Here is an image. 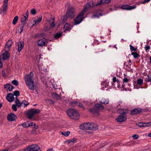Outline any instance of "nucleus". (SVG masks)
I'll use <instances>...</instances> for the list:
<instances>
[{
    "instance_id": "obj_16",
    "label": "nucleus",
    "mask_w": 151,
    "mask_h": 151,
    "mask_svg": "<svg viewBox=\"0 0 151 151\" xmlns=\"http://www.w3.org/2000/svg\"><path fill=\"white\" fill-rule=\"evenodd\" d=\"M17 118V116L12 113L9 114L7 116V119L9 121H14Z\"/></svg>"
},
{
    "instance_id": "obj_29",
    "label": "nucleus",
    "mask_w": 151,
    "mask_h": 151,
    "mask_svg": "<svg viewBox=\"0 0 151 151\" xmlns=\"http://www.w3.org/2000/svg\"><path fill=\"white\" fill-rule=\"evenodd\" d=\"M15 103L16 104V105H17L18 107L21 106V103H20L19 99L17 98H16L15 101Z\"/></svg>"
},
{
    "instance_id": "obj_52",
    "label": "nucleus",
    "mask_w": 151,
    "mask_h": 151,
    "mask_svg": "<svg viewBox=\"0 0 151 151\" xmlns=\"http://www.w3.org/2000/svg\"><path fill=\"white\" fill-rule=\"evenodd\" d=\"M150 0H145L144 1H142V3L144 4L145 3L149 2Z\"/></svg>"
},
{
    "instance_id": "obj_44",
    "label": "nucleus",
    "mask_w": 151,
    "mask_h": 151,
    "mask_svg": "<svg viewBox=\"0 0 151 151\" xmlns=\"http://www.w3.org/2000/svg\"><path fill=\"white\" fill-rule=\"evenodd\" d=\"M150 46L148 45H145V48L146 51L147 52L149 51V50L150 49Z\"/></svg>"
},
{
    "instance_id": "obj_15",
    "label": "nucleus",
    "mask_w": 151,
    "mask_h": 151,
    "mask_svg": "<svg viewBox=\"0 0 151 151\" xmlns=\"http://www.w3.org/2000/svg\"><path fill=\"white\" fill-rule=\"evenodd\" d=\"M24 46V42L23 41L19 42L17 43V46H16L19 52H20L23 48Z\"/></svg>"
},
{
    "instance_id": "obj_55",
    "label": "nucleus",
    "mask_w": 151,
    "mask_h": 151,
    "mask_svg": "<svg viewBox=\"0 0 151 151\" xmlns=\"http://www.w3.org/2000/svg\"><path fill=\"white\" fill-rule=\"evenodd\" d=\"M134 88L137 89L139 88H140V87L139 86H138L137 85H134Z\"/></svg>"
},
{
    "instance_id": "obj_8",
    "label": "nucleus",
    "mask_w": 151,
    "mask_h": 151,
    "mask_svg": "<svg viewBox=\"0 0 151 151\" xmlns=\"http://www.w3.org/2000/svg\"><path fill=\"white\" fill-rule=\"evenodd\" d=\"M54 18H52L50 19L47 20V24H49L50 25L49 27H45L44 28V30H48L54 27L55 26V24L54 23Z\"/></svg>"
},
{
    "instance_id": "obj_42",
    "label": "nucleus",
    "mask_w": 151,
    "mask_h": 151,
    "mask_svg": "<svg viewBox=\"0 0 151 151\" xmlns=\"http://www.w3.org/2000/svg\"><path fill=\"white\" fill-rule=\"evenodd\" d=\"M130 47V49L131 50H132V51H136L137 50V48H135L134 47L132 46L131 45H129Z\"/></svg>"
},
{
    "instance_id": "obj_38",
    "label": "nucleus",
    "mask_w": 151,
    "mask_h": 151,
    "mask_svg": "<svg viewBox=\"0 0 151 151\" xmlns=\"http://www.w3.org/2000/svg\"><path fill=\"white\" fill-rule=\"evenodd\" d=\"M30 126H32L34 128H35V129H37L38 128V126H36V124L35 123L32 122L30 121Z\"/></svg>"
},
{
    "instance_id": "obj_33",
    "label": "nucleus",
    "mask_w": 151,
    "mask_h": 151,
    "mask_svg": "<svg viewBox=\"0 0 151 151\" xmlns=\"http://www.w3.org/2000/svg\"><path fill=\"white\" fill-rule=\"evenodd\" d=\"M70 28V25L69 24L66 23L64 27V29L65 31H67L69 30Z\"/></svg>"
},
{
    "instance_id": "obj_51",
    "label": "nucleus",
    "mask_w": 151,
    "mask_h": 151,
    "mask_svg": "<svg viewBox=\"0 0 151 151\" xmlns=\"http://www.w3.org/2000/svg\"><path fill=\"white\" fill-rule=\"evenodd\" d=\"M31 12L32 14H36V11L35 9H32L31 10Z\"/></svg>"
},
{
    "instance_id": "obj_36",
    "label": "nucleus",
    "mask_w": 151,
    "mask_h": 151,
    "mask_svg": "<svg viewBox=\"0 0 151 151\" xmlns=\"http://www.w3.org/2000/svg\"><path fill=\"white\" fill-rule=\"evenodd\" d=\"M18 19V16H16L15 17L13 20L12 24L14 25H15L17 23Z\"/></svg>"
},
{
    "instance_id": "obj_45",
    "label": "nucleus",
    "mask_w": 151,
    "mask_h": 151,
    "mask_svg": "<svg viewBox=\"0 0 151 151\" xmlns=\"http://www.w3.org/2000/svg\"><path fill=\"white\" fill-rule=\"evenodd\" d=\"M12 109L14 111H17V105L15 104L13 105L12 106Z\"/></svg>"
},
{
    "instance_id": "obj_34",
    "label": "nucleus",
    "mask_w": 151,
    "mask_h": 151,
    "mask_svg": "<svg viewBox=\"0 0 151 151\" xmlns=\"http://www.w3.org/2000/svg\"><path fill=\"white\" fill-rule=\"evenodd\" d=\"M143 79L140 78H139L137 80V84L139 86H141L143 83Z\"/></svg>"
},
{
    "instance_id": "obj_43",
    "label": "nucleus",
    "mask_w": 151,
    "mask_h": 151,
    "mask_svg": "<svg viewBox=\"0 0 151 151\" xmlns=\"http://www.w3.org/2000/svg\"><path fill=\"white\" fill-rule=\"evenodd\" d=\"M12 83L13 84L16 86H17L19 84L18 81L16 80H13Z\"/></svg>"
},
{
    "instance_id": "obj_20",
    "label": "nucleus",
    "mask_w": 151,
    "mask_h": 151,
    "mask_svg": "<svg viewBox=\"0 0 151 151\" xmlns=\"http://www.w3.org/2000/svg\"><path fill=\"white\" fill-rule=\"evenodd\" d=\"M150 122L144 123L142 122H139L138 123V125L140 127H148L150 125Z\"/></svg>"
},
{
    "instance_id": "obj_28",
    "label": "nucleus",
    "mask_w": 151,
    "mask_h": 151,
    "mask_svg": "<svg viewBox=\"0 0 151 151\" xmlns=\"http://www.w3.org/2000/svg\"><path fill=\"white\" fill-rule=\"evenodd\" d=\"M24 25L21 24L19 26L18 28L17 31L18 32L21 33L23 31Z\"/></svg>"
},
{
    "instance_id": "obj_23",
    "label": "nucleus",
    "mask_w": 151,
    "mask_h": 151,
    "mask_svg": "<svg viewBox=\"0 0 151 151\" xmlns=\"http://www.w3.org/2000/svg\"><path fill=\"white\" fill-rule=\"evenodd\" d=\"M4 88H6L7 90L8 89L9 91H12L14 88V86H13L11 85L9 83H7L5 85Z\"/></svg>"
},
{
    "instance_id": "obj_48",
    "label": "nucleus",
    "mask_w": 151,
    "mask_h": 151,
    "mask_svg": "<svg viewBox=\"0 0 151 151\" xmlns=\"http://www.w3.org/2000/svg\"><path fill=\"white\" fill-rule=\"evenodd\" d=\"M129 79H128L127 78H124L123 79V82L127 83L129 81Z\"/></svg>"
},
{
    "instance_id": "obj_7",
    "label": "nucleus",
    "mask_w": 151,
    "mask_h": 151,
    "mask_svg": "<svg viewBox=\"0 0 151 151\" xmlns=\"http://www.w3.org/2000/svg\"><path fill=\"white\" fill-rule=\"evenodd\" d=\"M40 149V147L37 145H33L26 148L24 151H37Z\"/></svg>"
},
{
    "instance_id": "obj_4",
    "label": "nucleus",
    "mask_w": 151,
    "mask_h": 151,
    "mask_svg": "<svg viewBox=\"0 0 151 151\" xmlns=\"http://www.w3.org/2000/svg\"><path fill=\"white\" fill-rule=\"evenodd\" d=\"M128 113V111L126 110V111L122 113L116 118V120L119 122H122L125 121L127 119V114Z\"/></svg>"
},
{
    "instance_id": "obj_14",
    "label": "nucleus",
    "mask_w": 151,
    "mask_h": 151,
    "mask_svg": "<svg viewBox=\"0 0 151 151\" xmlns=\"http://www.w3.org/2000/svg\"><path fill=\"white\" fill-rule=\"evenodd\" d=\"M75 14V10L73 8H69L68 9L67 16L70 17H73Z\"/></svg>"
},
{
    "instance_id": "obj_58",
    "label": "nucleus",
    "mask_w": 151,
    "mask_h": 151,
    "mask_svg": "<svg viewBox=\"0 0 151 151\" xmlns=\"http://www.w3.org/2000/svg\"><path fill=\"white\" fill-rule=\"evenodd\" d=\"M2 63L0 59V68H2Z\"/></svg>"
},
{
    "instance_id": "obj_49",
    "label": "nucleus",
    "mask_w": 151,
    "mask_h": 151,
    "mask_svg": "<svg viewBox=\"0 0 151 151\" xmlns=\"http://www.w3.org/2000/svg\"><path fill=\"white\" fill-rule=\"evenodd\" d=\"M138 135L137 134H134L132 137L134 139H137L138 138Z\"/></svg>"
},
{
    "instance_id": "obj_9",
    "label": "nucleus",
    "mask_w": 151,
    "mask_h": 151,
    "mask_svg": "<svg viewBox=\"0 0 151 151\" xmlns=\"http://www.w3.org/2000/svg\"><path fill=\"white\" fill-rule=\"evenodd\" d=\"M37 42L39 46L42 47L47 45V41L45 38H43L37 41Z\"/></svg>"
},
{
    "instance_id": "obj_53",
    "label": "nucleus",
    "mask_w": 151,
    "mask_h": 151,
    "mask_svg": "<svg viewBox=\"0 0 151 151\" xmlns=\"http://www.w3.org/2000/svg\"><path fill=\"white\" fill-rule=\"evenodd\" d=\"M11 150L9 148H7L3 150H1L0 151H11Z\"/></svg>"
},
{
    "instance_id": "obj_61",
    "label": "nucleus",
    "mask_w": 151,
    "mask_h": 151,
    "mask_svg": "<svg viewBox=\"0 0 151 151\" xmlns=\"http://www.w3.org/2000/svg\"><path fill=\"white\" fill-rule=\"evenodd\" d=\"M150 62L151 63V56L149 58Z\"/></svg>"
},
{
    "instance_id": "obj_50",
    "label": "nucleus",
    "mask_w": 151,
    "mask_h": 151,
    "mask_svg": "<svg viewBox=\"0 0 151 151\" xmlns=\"http://www.w3.org/2000/svg\"><path fill=\"white\" fill-rule=\"evenodd\" d=\"M76 139L75 138H73L72 139H71L69 141V142H76Z\"/></svg>"
},
{
    "instance_id": "obj_30",
    "label": "nucleus",
    "mask_w": 151,
    "mask_h": 151,
    "mask_svg": "<svg viewBox=\"0 0 151 151\" xmlns=\"http://www.w3.org/2000/svg\"><path fill=\"white\" fill-rule=\"evenodd\" d=\"M30 121H27L23 123L22 126L24 127H26L30 126Z\"/></svg>"
},
{
    "instance_id": "obj_17",
    "label": "nucleus",
    "mask_w": 151,
    "mask_h": 151,
    "mask_svg": "<svg viewBox=\"0 0 151 151\" xmlns=\"http://www.w3.org/2000/svg\"><path fill=\"white\" fill-rule=\"evenodd\" d=\"M142 110L140 108H137L132 110L131 113L132 115H135L141 113Z\"/></svg>"
},
{
    "instance_id": "obj_10",
    "label": "nucleus",
    "mask_w": 151,
    "mask_h": 151,
    "mask_svg": "<svg viewBox=\"0 0 151 151\" xmlns=\"http://www.w3.org/2000/svg\"><path fill=\"white\" fill-rule=\"evenodd\" d=\"M12 40H9L6 43L5 47L4 49L2 51V52H3L4 51H9L10 50L12 45Z\"/></svg>"
},
{
    "instance_id": "obj_40",
    "label": "nucleus",
    "mask_w": 151,
    "mask_h": 151,
    "mask_svg": "<svg viewBox=\"0 0 151 151\" xmlns=\"http://www.w3.org/2000/svg\"><path fill=\"white\" fill-rule=\"evenodd\" d=\"M151 81V78L149 75H148L147 78L145 79V81L147 82H149Z\"/></svg>"
},
{
    "instance_id": "obj_41",
    "label": "nucleus",
    "mask_w": 151,
    "mask_h": 151,
    "mask_svg": "<svg viewBox=\"0 0 151 151\" xmlns=\"http://www.w3.org/2000/svg\"><path fill=\"white\" fill-rule=\"evenodd\" d=\"M107 81H104L103 83H102L101 85L104 86L105 87H107L109 86L108 82L107 83Z\"/></svg>"
},
{
    "instance_id": "obj_62",
    "label": "nucleus",
    "mask_w": 151,
    "mask_h": 151,
    "mask_svg": "<svg viewBox=\"0 0 151 151\" xmlns=\"http://www.w3.org/2000/svg\"><path fill=\"white\" fill-rule=\"evenodd\" d=\"M148 136L151 137V133H149L148 135Z\"/></svg>"
},
{
    "instance_id": "obj_39",
    "label": "nucleus",
    "mask_w": 151,
    "mask_h": 151,
    "mask_svg": "<svg viewBox=\"0 0 151 151\" xmlns=\"http://www.w3.org/2000/svg\"><path fill=\"white\" fill-rule=\"evenodd\" d=\"M29 103H28L26 101H23L21 103V106H22L23 104H24V106H27L29 104Z\"/></svg>"
},
{
    "instance_id": "obj_35",
    "label": "nucleus",
    "mask_w": 151,
    "mask_h": 151,
    "mask_svg": "<svg viewBox=\"0 0 151 151\" xmlns=\"http://www.w3.org/2000/svg\"><path fill=\"white\" fill-rule=\"evenodd\" d=\"M62 34V33L60 32L57 33L54 35V37L56 39L58 38L61 36Z\"/></svg>"
},
{
    "instance_id": "obj_11",
    "label": "nucleus",
    "mask_w": 151,
    "mask_h": 151,
    "mask_svg": "<svg viewBox=\"0 0 151 151\" xmlns=\"http://www.w3.org/2000/svg\"><path fill=\"white\" fill-rule=\"evenodd\" d=\"M88 130L95 131L98 129L97 124L93 122H88Z\"/></svg>"
},
{
    "instance_id": "obj_56",
    "label": "nucleus",
    "mask_w": 151,
    "mask_h": 151,
    "mask_svg": "<svg viewBox=\"0 0 151 151\" xmlns=\"http://www.w3.org/2000/svg\"><path fill=\"white\" fill-rule=\"evenodd\" d=\"M117 81L116 78L115 77L113 78V81L114 82H115Z\"/></svg>"
},
{
    "instance_id": "obj_2",
    "label": "nucleus",
    "mask_w": 151,
    "mask_h": 151,
    "mask_svg": "<svg viewBox=\"0 0 151 151\" xmlns=\"http://www.w3.org/2000/svg\"><path fill=\"white\" fill-rule=\"evenodd\" d=\"M111 1V0H101L96 4H93V2H89L86 5L82 11H84V12L86 13L88 9L91 8L93 6H97L99 5H101L104 4H107Z\"/></svg>"
},
{
    "instance_id": "obj_31",
    "label": "nucleus",
    "mask_w": 151,
    "mask_h": 151,
    "mask_svg": "<svg viewBox=\"0 0 151 151\" xmlns=\"http://www.w3.org/2000/svg\"><path fill=\"white\" fill-rule=\"evenodd\" d=\"M52 96L54 98L57 99H60V97L55 93H53L52 94Z\"/></svg>"
},
{
    "instance_id": "obj_63",
    "label": "nucleus",
    "mask_w": 151,
    "mask_h": 151,
    "mask_svg": "<svg viewBox=\"0 0 151 151\" xmlns=\"http://www.w3.org/2000/svg\"><path fill=\"white\" fill-rule=\"evenodd\" d=\"M35 132L36 131L35 130H34L32 131V133H35Z\"/></svg>"
},
{
    "instance_id": "obj_32",
    "label": "nucleus",
    "mask_w": 151,
    "mask_h": 151,
    "mask_svg": "<svg viewBox=\"0 0 151 151\" xmlns=\"http://www.w3.org/2000/svg\"><path fill=\"white\" fill-rule=\"evenodd\" d=\"M131 55H132L135 58L139 57V55L136 52H133L131 53Z\"/></svg>"
},
{
    "instance_id": "obj_59",
    "label": "nucleus",
    "mask_w": 151,
    "mask_h": 151,
    "mask_svg": "<svg viewBox=\"0 0 151 151\" xmlns=\"http://www.w3.org/2000/svg\"><path fill=\"white\" fill-rule=\"evenodd\" d=\"M79 106L81 107H83V105L82 104L80 103L78 105Z\"/></svg>"
},
{
    "instance_id": "obj_3",
    "label": "nucleus",
    "mask_w": 151,
    "mask_h": 151,
    "mask_svg": "<svg viewBox=\"0 0 151 151\" xmlns=\"http://www.w3.org/2000/svg\"><path fill=\"white\" fill-rule=\"evenodd\" d=\"M67 113L68 116L73 119L77 120L80 117L79 113L75 109H69L67 111Z\"/></svg>"
},
{
    "instance_id": "obj_60",
    "label": "nucleus",
    "mask_w": 151,
    "mask_h": 151,
    "mask_svg": "<svg viewBox=\"0 0 151 151\" xmlns=\"http://www.w3.org/2000/svg\"><path fill=\"white\" fill-rule=\"evenodd\" d=\"M28 14H29L28 11H27V12H26V15H24V16H27V17H28ZM23 16H24V15H23Z\"/></svg>"
},
{
    "instance_id": "obj_1",
    "label": "nucleus",
    "mask_w": 151,
    "mask_h": 151,
    "mask_svg": "<svg viewBox=\"0 0 151 151\" xmlns=\"http://www.w3.org/2000/svg\"><path fill=\"white\" fill-rule=\"evenodd\" d=\"M33 75V73L31 72L29 74L25 75L24 77L26 85L30 89L32 90H34Z\"/></svg>"
},
{
    "instance_id": "obj_13",
    "label": "nucleus",
    "mask_w": 151,
    "mask_h": 151,
    "mask_svg": "<svg viewBox=\"0 0 151 151\" xmlns=\"http://www.w3.org/2000/svg\"><path fill=\"white\" fill-rule=\"evenodd\" d=\"M8 1V0H4L2 10V13L4 14H6L7 12Z\"/></svg>"
},
{
    "instance_id": "obj_26",
    "label": "nucleus",
    "mask_w": 151,
    "mask_h": 151,
    "mask_svg": "<svg viewBox=\"0 0 151 151\" xmlns=\"http://www.w3.org/2000/svg\"><path fill=\"white\" fill-rule=\"evenodd\" d=\"M99 102L101 103L106 104H108L109 101L107 99H102L100 98L99 99Z\"/></svg>"
},
{
    "instance_id": "obj_64",
    "label": "nucleus",
    "mask_w": 151,
    "mask_h": 151,
    "mask_svg": "<svg viewBox=\"0 0 151 151\" xmlns=\"http://www.w3.org/2000/svg\"><path fill=\"white\" fill-rule=\"evenodd\" d=\"M2 105L1 103H0V109L2 107Z\"/></svg>"
},
{
    "instance_id": "obj_22",
    "label": "nucleus",
    "mask_w": 151,
    "mask_h": 151,
    "mask_svg": "<svg viewBox=\"0 0 151 151\" xmlns=\"http://www.w3.org/2000/svg\"><path fill=\"white\" fill-rule=\"evenodd\" d=\"M4 52L2 56L3 60H7L9 57L10 54L8 51H4Z\"/></svg>"
},
{
    "instance_id": "obj_6",
    "label": "nucleus",
    "mask_w": 151,
    "mask_h": 151,
    "mask_svg": "<svg viewBox=\"0 0 151 151\" xmlns=\"http://www.w3.org/2000/svg\"><path fill=\"white\" fill-rule=\"evenodd\" d=\"M84 11H82L75 19L74 24H78L82 21L83 19V15L85 14Z\"/></svg>"
},
{
    "instance_id": "obj_24",
    "label": "nucleus",
    "mask_w": 151,
    "mask_h": 151,
    "mask_svg": "<svg viewBox=\"0 0 151 151\" xmlns=\"http://www.w3.org/2000/svg\"><path fill=\"white\" fill-rule=\"evenodd\" d=\"M27 16H24L23 17H22L21 19V21L22 23V24L25 25L27 20Z\"/></svg>"
},
{
    "instance_id": "obj_12",
    "label": "nucleus",
    "mask_w": 151,
    "mask_h": 151,
    "mask_svg": "<svg viewBox=\"0 0 151 151\" xmlns=\"http://www.w3.org/2000/svg\"><path fill=\"white\" fill-rule=\"evenodd\" d=\"M136 7V5L130 6L128 5H125L122 6L120 8L123 9L131 10L135 9Z\"/></svg>"
},
{
    "instance_id": "obj_21",
    "label": "nucleus",
    "mask_w": 151,
    "mask_h": 151,
    "mask_svg": "<svg viewBox=\"0 0 151 151\" xmlns=\"http://www.w3.org/2000/svg\"><path fill=\"white\" fill-rule=\"evenodd\" d=\"M95 107L97 110V111L99 113L100 111H102L104 109L103 106L101 104H97L95 105Z\"/></svg>"
},
{
    "instance_id": "obj_19",
    "label": "nucleus",
    "mask_w": 151,
    "mask_h": 151,
    "mask_svg": "<svg viewBox=\"0 0 151 151\" xmlns=\"http://www.w3.org/2000/svg\"><path fill=\"white\" fill-rule=\"evenodd\" d=\"M79 127L81 129L88 130V122L84 123L81 124L80 126Z\"/></svg>"
},
{
    "instance_id": "obj_18",
    "label": "nucleus",
    "mask_w": 151,
    "mask_h": 151,
    "mask_svg": "<svg viewBox=\"0 0 151 151\" xmlns=\"http://www.w3.org/2000/svg\"><path fill=\"white\" fill-rule=\"evenodd\" d=\"M6 99L10 102H12L14 101V94L12 93H9L7 96Z\"/></svg>"
},
{
    "instance_id": "obj_46",
    "label": "nucleus",
    "mask_w": 151,
    "mask_h": 151,
    "mask_svg": "<svg viewBox=\"0 0 151 151\" xmlns=\"http://www.w3.org/2000/svg\"><path fill=\"white\" fill-rule=\"evenodd\" d=\"M14 95L16 96H18L19 95V91H17L14 92Z\"/></svg>"
},
{
    "instance_id": "obj_37",
    "label": "nucleus",
    "mask_w": 151,
    "mask_h": 151,
    "mask_svg": "<svg viewBox=\"0 0 151 151\" xmlns=\"http://www.w3.org/2000/svg\"><path fill=\"white\" fill-rule=\"evenodd\" d=\"M61 134L62 135L66 137L70 134V132L69 131L62 132H61Z\"/></svg>"
},
{
    "instance_id": "obj_25",
    "label": "nucleus",
    "mask_w": 151,
    "mask_h": 151,
    "mask_svg": "<svg viewBox=\"0 0 151 151\" xmlns=\"http://www.w3.org/2000/svg\"><path fill=\"white\" fill-rule=\"evenodd\" d=\"M97 110L96 109L95 107V106L94 108H93L89 109H88L89 111L91 112L93 114H96L98 115L99 114V113H98Z\"/></svg>"
},
{
    "instance_id": "obj_27",
    "label": "nucleus",
    "mask_w": 151,
    "mask_h": 151,
    "mask_svg": "<svg viewBox=\"0 0 151 151\" xmlns=\"http://www.w3.org/2000/svg\"><path fill=\"white\" fill-rule=\"evenodd\" d=\"M102 11L101 10H99L98 11V12H99V13L98 14H94L93 15V17L94 18L95 17H99L102 16L104 15L105 14H103L102 13L100 12V11Z\"/></svg>"
},
{
    "instance_id": "obj_5",
    "label": "nucleus",
    "mask_w": 151,
    "mask_h": 151,
    "mask_svg": "<svg viewBox=\"0 0 151 151\" xmlns=\"http://www.w3.org/2000/svg\"><path fill=\"white\" fill-rule=\"evenodd\" d=\"M40 111L39 109H34L28 112L27 113V115L29 119H31L34 115L39 113Z\"/></svg>"
},
{
    "instance_id": "obj_47",
    "label": "nucleus",
    "mask_w": 151,
    "mask_h": 151,
    "mask_svg": "<svg viewBox=\"0 0 151 151\" xmlns=\"http://www.w3.org/2000/svg\"><path fill=\"white\" fill-rule=\"evenodd\" d=\"M42 19V17H40L39 18H38L37 20L36 21L35 23L37 24L39 23L40 22H41Z\"/></svg>"
},
{
    "instance_id": "obj_57",
    "label": "nucleus",
    "mask_w": 151,
    "mask_h": 151,
    "mask_svg": "<svg viewBox=\"0 0 151 151\" xmlns=\"http://www.w3.org/2000/svg\"><path fill=\"white\" fill-rule=\"evenodd\" d=\"M76 104V102H72L71 103V104L72 106H74L75 105V104Z\"/></svg>"
},
{
    "instance_id": "obj_54",
    "label": "nucleus",
    "mask_w": 151,
    "mask_h": 151,
    "mask_svg": "<svg viewBox=\"0 0 151 151\" xmlns=\"http://www.w3.org/2000/svg\"><path fill=\"white\" fill-rule=\"evenodd\" d=\"M1 73H2V76H4V77L5 76V71L4 70H2L1 72Z\"/></svg>"
}]
</instances>
